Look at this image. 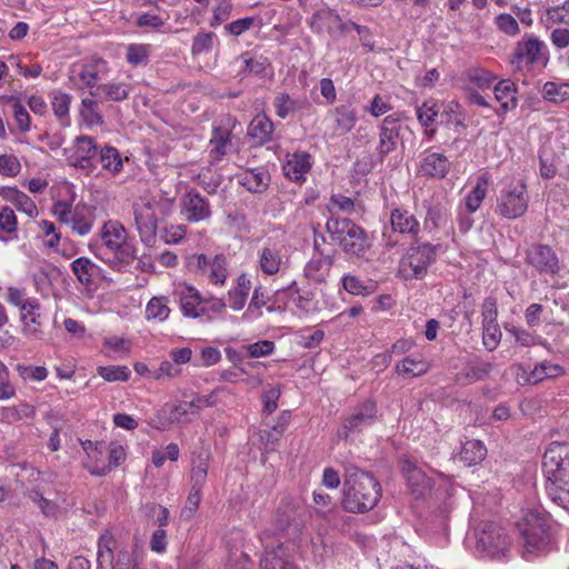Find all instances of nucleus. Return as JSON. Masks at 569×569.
<instances>
[{"label": "nucleus", "instance_id": "nucleus-12", "mask_svg": "<svg viewBox=\"0 0 569 569\" xmlns=\"http://www.w3.org/2000/svg\"><path fill=\"white\" fill-rule=\"evenodd\" d=\"M403 118L402 113L395 112L387 116L381 121L379 126V142L377 146V156L381 162L390 152L397 149Z\"/></svg>", "mask_w": 569, "mask_h": 569}, {"label": "nucleus", "instance_id": "nucleus-38", "mask_svg": "<svg viewBox=\"0 0 569 569\" xmlns=\"http://www.w3.org/2000/svg\"><path fill=\"white\" fill-rule=\"evenodd\" d=\"M449 219L448 209L441 203L430 204L425 217V229H439L447 224Z\"/></svg>", "mask_w": 569, "mask_h": 569}, {"label": "nucleus", "instance_id": "nucleus-57", "mask_svg": "<svg viewBox=\"0 0 569 569\" xmlns=\"http://www.w3.org/2000/svg\"><path fill=\"white\" fill-rule=\"evenodd\" d=\"M496 26L501 32L508 36H516L520 32L517 20L509 13L498 14L496 17Z\"/></svg>", "mask_w": 569, "mask_h": 569}, {"label": "nucleus", "instance_id": "nucleus-20", "mask_svg": "<svg viewBox=\"0 0 569 569\" xmlns=\"http://www.w3.org/2000/svg\"><path fill=\"white\" fill-rule=\"evenodd\" d=\"M204 301L206 298L191 286H184L180 290V307L184 317L199 318L206 316L207 308L203 306Z\"/></svg>", "mask_w": 569, "mask_h": 569}, {"label": "nucleus", "instance_id": "nucleus-28", "mask_svg": "<svg viewBox=\"0 0 569 569\" xmlns=\"http://www.w3.org/2000/svg\"><path fill=\"white\" fill-rule=\"evenodd\" d=\"M277 530L287 539L288 542L295 545L300 537L302 525L293 515L280 512L278 510L276 518Z\"/></svg>", "mask_w": 569, "mask_h": 569}, {"label": "nucleus", "instance_id": "nucleus-40", "mask_svg": "<svg viewBox=\"0 0 569 569\" xmlns=\"http://www.w3.org/2000/svg\"><path fill=\"white\" fill-rule=\"evenodd\" d=\"M99 161L104 170L118 173L122 169V159L114 147L106 146L99 152Z\"/></svg>", "mask_w": 569, "mask_h": 569}, {"label": "nucleus", "instance_id": "nucleus-3", "mask_svg": "<svg viewBox=\"0 0 569 569\" xmlns=\"http://www.w3.org/2000/svg\"><path fill=\"white\" fill-rule=\"evenodd\" d=\"M519 530L528 553L542 556L556 548L550 519L543 510L529 509L519 525Z\"/></svg>", "mask_w": 569, "mask_h": 569}, {"label": "nucleus", "instance_id": "nucleus-55", "mask_svg": "<svg viewBox=\"0 0 569 569\" xmlns=\"http://www.w3.org/2000/svg\"><path fill=\"white\" fill-rule=\"evenodd\" d=\"M71 228L79 236H84L90 232L93 220L91 217H87L82 211L78 209L71 216Z\"/></svg>", "mask_w": 569, "mask_h": 569}, {"label": "nucleus", "instance_id": "nucleus-36", "mask_svg": "<svg viewBox=\"0 0 569 569\" xmlns=\"http://www.w3.org/2000/svg\"><path fill=\"white\" fill-rule=\"evenodd\" d=\"M428 363L421 358L406 357L396 366V372L405 378L420 377L427 373Z\"/></svg>", "mask_w": 569, "mask_h": 569}, {"label": "nucleus", "instance_id": "nucleus-48", "mask_svg": "<svg viewBox=\"0 0 569 569\" xmlns=\"http://www.w3.org/2000/svg\"><path fill=\"white\" fill-rule=\"evenodd\" d=\"M568 83H556L548 81L543 84L542 97L550 102L559 103L568 99Z\"/></svg>", "mask_w": 569, "mask_h": 569}, {"label": "nucleus", "instance_id": "nucleus-10", "mask_svg": "<svg viewBox=\"0 0 569 569\" xmlns=\"http://www.w3.org/2000/svg\"><path fill=\"white\" fill-rule=\"evenodd\" d=\"M158 204L156 200H146L133 204L134 223L140 240L148 247L154 243L157 237L158 218L156 208Z\"/></svg>", "mask_w": 569, "mask_h": 569}, {"label": "nucleus", "instance_id": "nucleus-42", "mask_svg": "<svg viewBox=\"0 0 569 569\" xmlns=\"http://www.w3.org/2000/svg\"><path fill=\"white\" fill-rule=\"evenodd\" d=\"M192 463L193 467L191 469V489L202 491V487L208 475V455L200 453L197 459H193Z\"/></svg>", "mask_w": 569, "mask_h": 569}, {"label": "nucleus", "instance_id": "nucleus-11", "mask_svg": "<svg viewBox=\"0 0 569 569\" xmlns=\"http://www.w3.org/2000/svg\"><path fill=\"white\" fill-rule=\"evenodd\" d=\"M526 262L540 274H557L561 266L556 251L543 243H532L526 250Z\"/></svg>", "mask_w": 569, "mask_h": 569}, {"label": "nucleus", "instance_id": "nucleus-31", "mask_svg": "<svg viewBox=\"0 0 569 569\" xmlns=\"http://www.w3.org/2000/svg\"><path fill=\"white\" fill-rule=\"evenodd\" d=\"M487 455V448L480 440H468L466 441L460 450L459 457L460 460L465 462L466 466H475L481 462Z\"/></svg>", "mask_w": 569, "mask_h": 569}, {"label": "nucleus", "instance_id": "nucleus-34", "mask_svg": "<svg viewBox=\"0 0 569 569\" xmlns=\"http://www.w3.org/2000/svg\"><path fill=\"white\" fill-rule=\"evenodd\" d=\"M129 92L130 84L109 82L99 84L96 91H91L90 93L92 96L119 102L126 100L129 97Z\"/></svg>", "mask_w": 569, "mask_h": 569}, {"label": "nucleus", "instance_id": "nucleus-49", "mask_svg": "<svg viewBox=\"0 0 569 569\" xmlns=\"http://www.w3.org/2000/svg\"><path fill=\"white\" fill-rule=\"evenodd\" d=\"M8 101L11 104L12 116L17 122L19 130L21 132L29 131L31 126V119L24 106L14 97H10Z\"/></svg>", "mask_w": 569, "mask_h": 569}, {"label": "nucleus", "instance_id": "nucleus-22", "mask_svg": "<svg viewBox=\"0 0 569 569\" xmlns=\"http://www.w3.org/2000/svg\"><path fill=\"white\" fill-rule=\"evenodd\" d=\"M402 473L417 498L423 497L430 491L431 480L413 462L406 460L402 465Z\"/></svg>", "mask_w": 569, "mask_h": 569}, {"label": "nucleus", "instance_id": "nucleus-16", "mask_svg": "<svg viewBox=\"0 0 569 569\" xmlns=\"http://www.w3.org/2000/svg\"><path fill=\"white\" fill-rule=\"evenodd\" d=\"M266 546V553L260 560L261 569H299L289 553V543L279 541L277 547L270 550Z\"/></svg>", "mask_w": 569, "mask_h": 569}, {"label": "nucleus", "instance_id": "nucleus-54", "mask_svg": "<svg viewBox=\"0 0 569 569\" xmlns=\"http://www.w3.org/2000/svg\"><path fill=\"white\" fill-rule=\"evenodd\" d=\"M71 99L72 97L68 93L61 91L53 92L51 106L56 117L61 120L68 117Z\"/></svg>", "mask_w": 569, "mask_h": 569}, {"label": "nucleus", "instance_id": "nucleus-35", "mask_svg": "<svg viewBox=\"0 0 569 569\" xmlns=\"http://www.w3.org/2000/svg\"><path fill=\"white\" fill-rule=\"evenodd\" d=\"M488 183L489 179L485 174L477 179L476 186L465 197L467 211L476 212L480 208L487 194Z\"/></svg>", "mask_w": 569, "mask_h": 569}, {"label": "nucleus", "instance_id": "nucleus-13", "mask_svg": "<svg viewBox=\"0 0 569 569\" xmlns=\"http://www.w3.org/2000/svg\"><path fill=\"white\" fill-rule=\"evenodd\" d=\"M181 213L188 222L196 223L210 219L212 211L206 197L196 189H189L181 197Z\"/></svg>", "mask_w": 569, "mask_h": 569}, {"label": "nucleus", "instance_id": "nucleus-62", "mask_svg": "<svg viewBox=\"0 0 569 569\" xmlns=\"http://www.w3.org/2000/svg\"><path fill=\"white\" fill-rule=\"evenodd\" d=\"M482 326H490V325H498L497 323V317H498V310H497V302L493 298H487L485 299L482 303Z\"/></svg>", "mask_w": 569, "mask_h": 569}, {"label": "nucleus", "instance_id": "nucleus-24", "mask_svg": "<svg viewBox=\"0 0 569 569\" xmlns=\"http://www.w3.org/2000/svg\"><path fill=\"white\" fill-rule=\"evenodd\" d=\"M273 122L266 114L256 116L248 126V137L256 146H263L272 140Z\"/></svg>", "mask_w": 569, "mask_h": 569}, {"label": "nucleus", "instance_id": "nucleus-46", "mask_svg": "<svg viewBox=\"0 0 569 569\" xmlns=\"http://www.w3.org/2000/svg\"><path fill=\"white\" fill-rule=\"evenodd\" d=\"M150 44L131 43L127 47V61L133 66H146L149 62Z\"/></svg>", "mask_w": 569, "mask_h": 569}, {"label": "nucleus", "instance_id": "nucleus-50", "mask_svg": "<svg viewBox=\"0 0 569 569\" xmlns=\"http://www.w3.org/2000/svg\"><path fill=\"white\" fill-rule=\"evenodd\" d=\"M98 375L106 381H127L130 378V370L126 366L98 367Z\"/></svg>", "mask_w": 569, "mask_h": 569}, {"label": "nucleus", "instance_id": "nucleus-32", "mask_svg": "<svg viewBox=\"0 0 569 569\" xmlns=\"http://www.w3.org/2000/svg\"><path fill=\"white\" fill-rule=\"evenodd\" d=\"M251 290V281L244 273L240 274L237 279V286L228 291L230 307L233 310H241L247 301Z\"/></svg>", "mask_w": 569, "mask_h": 569}, {"label": "nucleus", "instance_id": "nucleus-9", "mask_svg": "<svg viewBox=\"0 0 569 569\" xmlns=\"http://www.w3.org/2000/svg\"><path fill=\"white\" fill-rule=\"evenodd\" d=\"M114 234V240H110L108 232L103 237V244L113 253L112 258L103 259L113 270H121L129 266L137 258V249L132 241L127 239V231L122 224H112L108 227Z\"/></svg>", "mask_w": 569, "mask_h": 569}, {"label": "nucleus", "instance_id": "nucleus-19", "mask_svg": "<svg viewBox=\"0 0 569 569\" xmlns=\"http://www.w3.org/2000/svg\"><path fill=\"white\" fill-rule=\"evenodd\" d=\"M340 18L337 10L325 7L312 13L309 24L311 30L316 33L328 32L330 36H338Z\"/></svg>", "mask_w": 569, "mask_h": 569}, {"label": "nucleus", "instance_id": "nucleus-17", "mask_svg": "<svg viewBox=\"0 0 569 569\" xmlns=\"http://www.w3.org/2000/svg\"><path fill=\"white\" fill-rule=\"evenodd\" d=\"M335 253L336 251L331 250V252H321V256H313L303 269L305 276L316 283L325 282L333 266Z\"/></svg>", "mask_w": 569, "mask_h": 569}, {"label": "nucleus", "instance_id": "nucleus-60", "mask_svg": "<svg viewBox=\"0 0 569 569\" xmlns=\"http://www.w3.org/2000/svg\"><path fill=\"white\" fill-rule=\"evenodd\" d=\"M212 39L213 33L211 32H201L198 33L192 41V54L198 56L203 52H208L212 48Z\"/></svg>", "mask_w": 569, "mask_h": 569}, {"label": "nucleus", "instance_id": "nucleus-27", "mask_svg": "<svg viewBox=\"0 0 569 569\" xmlns=\"http://www.w3.org/2000/svg\"><path fill=\"white\" fill-rule=\"evenodd\" d=\"M311 157L307 152H296L283 164L284 174L292 181H300L311 169Z\"/></svg>", "mask_w": 569, "mask_h": 569}, {"label": "nucleus", "instance_id": "nucleus-37", "mask_svg": "<svg viewBox=\"0 0 569 569\" xmlns=\"http://www.w3.org/2000/svg\"><path fill=\"white\" fill-rule=\"evenodd\" d=\"M335 121L337 130L349 132L357 122V111L351 104H340L335 108Z\"/></svg>", "mask_w": 569, "mask_h": 569}, {"label": "nucleus", "instance_id": "nucleus-15", "mask_svg": "<svg viewBox=\"0 0 569 569\" xmlns=\"http://www.w3.org/2000/svg\"><path fill=\"white\" fill-rule=\"evenodd\" d=\"M377 406L372 400H366L355 408L353 412L343 422V432L340 437L348 438L349 432L361 430L372 425L376 420Z\"/></svg>", "mask_w": 569, "mask_h": 569}, {"label": "nucleus", "instance_id": "nucleus-8", "mask_svg": "<svg viewBox=\"0 0 569 569\" xmlns=\"http://www.w3.org/2000/svg\"><path fill=\"white\" fill-rule=\"evenodd\" d=\"M528 203L527 184L523 181L511 182L501 189L497 198L496 212L505 219L513 220L527 212Z\"/></svg>", "mask_w": 569, "mask_h": 569}, {"label": "nucleus", "instance_id": "nucleus-52", "mask_svg": "<svg viewBox=\"0 0 569 569\" xmlns=\"http://www.w3.org/2000/svg\"><path fill=\"white\" fill-rule=\"evenodd\" d=\"M244 63V70L246 73H252L256 76H262L264 74V71L268 66H270L267 58L260 56V57H251L249 53H243L241 56Z\"/></svg>", "mask_w": 569, "mask_h": 569}, {"label": "nucleus", "instance_id": "nucleus-25", "mask_svg": "<svg viewBox=\"0 0 569 569\" xmlns=\"http://www.w3.org/2000/svg\"><path fill=\"white\" fill-rule=\"evenodd\" d=\"M450 169V162L442 153L433 152L426 156L420 164V172L425 177L443 179Z\"/></svg>", "mask_w": 569, "mask_h": 569}, {"label": "nucleus", "instance_id": "nucleus-1", "mask_svg": "<svg viewBox=\"0 0 569 569\" xmlns=\"http://www.w3.org/2000/svg\"><path fill=\"white\" fill-rule=\"evenodd\" d=\"M382 496V488L371 472L355 465L345 468L341 506L351 513H366L372 510Z\"/></svg>", "mask_w": 569, "mask_h": 569}, {"label": "nucleus", "instance_id": "nucleus-26", "mask_svg": "<svg viewBox=\"0 0 569 569\" xmlns=\"http://www.w3.org/2000/svg\"><path fill=\"white\" fill-rule=\"evenodd\" d=\"M217 399L214 393L208 396L197 395L190 401H180L174 405L171 410V415L179 422L180 419L189 413H193V410H201L203 408H210L216 406Z\"/></svg>", "mask_w": 569, "mask_h": 569}, {"label": "nucleus", "instance_id": "nucleus-18", "mask_svg": "<svg viewBox=\"0 0 569 569\" xmlns=\"http://www.w3.org/2000/svg\"><path fill=\"white\" fill-rule=\"evenodd\" d=\"M390 223L392 231L407 234L418 239L420 232V222L413 213L405 208H393L390 212Z\"/></svg>", "mask_w": 569, "mask_h": 569}, {"label": "nucleus", "instance_id": "nucleus-29", "mask_svg": "<svg viewBox=\"0 0 569 569\" xmlns=\"http://www.w3.org/2000/svg\"><path fill=\"white\" fill-rule=\"evenodd\" d=\"M492 363L487 361H478L463 368L456 376V381L460 385H470L485 380L492 371Z\"/></svg>", "mask_w": 569, "mask_h": 569}, {"label": "nucleus", "instance_id": "nucleus-51", "mask_svg": "<svg viewBox=\"0 0 569 569\" xmlns=\"http://www.w3.org/2000/svg\"><path fill=\"white\" fill-rule=\"evenodd\" d=\"M342 286L346 291H348L351 295H369L373 290V284L370 283L369 286L365 284L362 280H360L357 276L353 274H346L342 278Z\"/></svg>", "mask_w": 569, "mask_h": 569}, {"label": "nucleus", "instance_id": "nucleus-64", "mask_svg": "<svg viewBox=\"0 0 569 569\" xmlns=\"http://www.w3.org/2000/svg\"><path fill=\"white\" fill-rule=\"evenodd\" d=\"M138 562V556L127 549L118 552L113 569H131Z\"/></svg>", "mask_w": 569, "mask_h": 569}, {"label": "nucleus", "instance_id": "nucleus-21", "mask_svg": "<svg viewBox=\"0 0 569 569\" xmlns=\"http://www.w3.org/2000/svg\"><path fill=\"white\" fill-rule=\"evenodd\" d=\"M270 181V173L264 167L248 169L238 174V182L252 193L264 192L268 189Z\"/></svg>", "mask_w": 569, "mask_h": 569}, {"label": "nucleus", "instance_id": "nucleus-58", "mask_svg": "<svg viewBox=\"0 0 569 569\" xmlns=\"http://www.w3.org/2000/svg\"><path fill=\"white\" fill-rule=\"evenodd\" d=\"M21 170L18 158L13 154L0 156V173L7 177H16Z\"/></svg>", "mask_w": 569, "mask_h": 569}, {"label": "nucleus", "instance_id": "nucleus-47", "mask_svg": "<svg viewBox=\"0 0 569 569\" xmlns=\"http://www.w3.org/2000/svg\"><path fill=\"white\" fill-rule=\"evenodd\" d=\"M417 119L425 128H429L439 114V108L435 100H427L416 110Z\"/></svg>", "mask_w": 569, "mask_h": 569}, {"label": "nucleus", "instance_id": "nucleus-56", "mask_svg": "<svg viewBox=\"0 0 569 569\" xmlns=\"http://www.w3.org/2000/svg\"><path fill=\"white\" fill-rule=\"evenodd\" d=\"M506 329L515 337L517 343L522 347H531L536 345L547 346V342H540L538 337L526 329L517 328L515 326H511L510 328L507 327Z\"/></svg>", "mask_w": 569, "mask_h": 569}, {"label": "nucleus", "instance_id": "nucleus-43", "mask_svg": "<svg viewBox=\"0 0 569 569\" xmlns=\"http://www.w3.org/2000/svg\"><path fill=\"white\" fill-rule=\"evenodd\" d=\"M281 266V256L274 248H263L260 253V268L266 274H274Z\"/></svg>", "mask_w": 569, "mask_h": 569}, {"label": "nucleus", "instance_id": "nucleus-59", "mask_svg": "<svg viewBox=\"0 0 569 569\" xmlns=\"http://www.w3.org/2000/svg\"><path fill=\"white\" fill-rule=\"evenodd\" d=\"M82 107L81 114L87 122L91 124L102 123V116L97 111L98 102L96 100L83 99Z\"/></svg>", "mask_w": 569, "mask_h": 569}, {"label": "nucleus", "instance_id": "nucleus-7", "mask_svg": "<svg viewBox=\"0 0 569 569\" xmlns=\"http://www.w3.org/2000/svg\"><path fill=\"white\" fill-rule=\"evenodd\" d=\"M510 538L496 522L483 523L477 537L476 550L490 559L505 558L509 552Z\"/></svg>", "mask_w": 569, "mask_h": 569}, {"label": "nucleus", "instance_id": "nucleus-4", "mask_svg": "<svg viewBox=\"0 0 569 569\" xmlns=\"http://www.w3.org/2000/svg\"><path fill=\"white\" fill-rule=\"evenodd\" d=\"M326 231L348 256L363 258L371 248L367 231L348 218H329Z\"/></svg>", "mask_w": 569, "mask_h": 569}, {"label": "nucleus", "instance_id": "nucleus-61", "mask_svg": "<svg viewBox=\"0 0 569 569\" xmlns=\"http://www.w3.org/2000/svg\"><path fill=\"white\" fill-rule=\"evenodd\" d=\"M501 332L498 325H490L483 327L482 342L483 346L489 350L493 351L500 341Z\"/></svg>", "mask_w": 569, "mask_h": 569}, {"label": "nucleus", "instance_id": "nucleus-2", "mask_svg": "<svg viewBox=\"0 0 569 569\" xmlns=\"http://www.w3.org/2000/svg\"><path fill=\"white\" fill-rule=\"evenodd\" d=\"M546 491L559 507L569 510V442H551L542 458Z\"/></svg>", "mask_w": 569, "mask_h": 569}, {"label": "nucleus", "instance_id": "nucleus-6", "mask_svg": "<svg viewBox=\"0 0 569 569\" xmlns=\"http://www.w3.org/2000/svg\"><path fill=\"white\" fill-rule=\"evenodd\" d=\"M516 70L545 69L549 62V49L547 44L537 37L530 36L517 42L510 58Z\"/></svg>", "mask_w": 569, "mask_h": 569}, {"label": "nucleus", "instance_id": "nucleus-45", "mask_svg": "<svg viewBox=\"0 0 569 569\" xmlns=\"http://www.w3.org/2000/svg\"><path fill=\"white\" fill-rule=\"evenodd\" d=\"M167 298L153 297L146 307V318L148 320H166L170 315V308L167 305Z\"/></svg>", "mask_w": 569, "mask_h": 569}, {"label": "nucleus", "instance_id": "nucleus-63", "mask_svg": "<svg viewBox=\"0 0 569 569\" xmlns=\"http://www.w3.org/2000/svg\"><path fill=\"white\" fill-rule=\"evenodd\" d=\"M17 217L10 207H3L0 210V229L7 233H12L17 230Z\"/></svg>", "mask_w": 569, "mask_h": 569}, {"label": "nucleus", "instance_id": "nucleus-41", "mask_svg": "<svg viewBox=\"0 0 569 569\" xmlns=\"http://www.w3.org/2000/svg\"><path fill=\"white\" fill-rule=\"evenodd\" d=\"M563 372V369L559 365L549 362L538 363L528 376V382L536 385L543 379L558 377Z\"/></svg>", "mask_w": 569, "mask_h": 569}, {"label": "nucleus", "instance_id": "nucleus-33", "mask_svg": "<svg viewBox=\"0 0 569 569\" xmlns=\"http://www.w3.org/2000/svg\"><path fill=\"white\" fill-rule=\"evenodd\" d=\"M231 131L224 128H214L210 139V157L219 161L227 153V147L231 143Z\"/></svg>", "mask_w": 569, "mask_h": 569}, {"label": "nucleus", "instance_id": "nucleus-14", "mask_svg": "<svg viewBox=\"0 0 569 569\" xmlns=\"http://www.w3.org/2000/svg\"><path fill=\"white\" fill-rule=\"evenodd\" d=\"M76 151L69 162L72 167L86 170L88 173L96 169L93 160L98 156L94 139L90 136H79L74 140Z\"/></svg>", "mask_w": 569, "mask_h": 569}, {"label": "nucleus", "instance_id": "nucleus-44", "mask_svg": "<svg viewBox=\"0 0 569 569\" xmlns=\"http://www.w3.org/2000/svg\"><path fill=\"white\" fill-rule=\"evenodd\" d=\"M209 280L214 284H223L227 279V258L223 254H216L212 263L204 272Z\"/></svg>", "mask_w": 569, "mask_h": 569}, {"label": "nucleus", "instance_id": "nucleus-39", "mask_svg": "<svg viewBox=\"0 0 569 569\" xmlns=\"http://www.w3.org/2000/svg\"><path fill=\"white\" fill-rule=\"evenodd\" d=\"M96 264L87 257H80L72 261L71 270L77 277L78 281L84 286L92 283L93 271Z\"/></svg>", "mask_w": 569, "mask_h": 569}, {"label": "nucleus", "instance_id": "nucleus-30", "mask_svg": "<svg viewBox=\"0 0 569 569\" xmlns=\"http://www.w3.org/2000/svg\"><path fill=\"white\" fill-rule=\"evenodd\" d=\"M34 416H36L34 406L27 403V402H20L17 406L2 407L0 409L1 421L7 422V423H14L22 419H33Z\"/></svg>", "mask_w": 569, "mask_h": 569}, {"label": "nucleus", "instance_id": "nucleus-53", "mask_svg": "<svg viewBox=\"0 0 569 569\" xmlns=\"http://www.w3.org/2000/svg\"><path fill=\"white\" fill-rule=\"evenodd\" d=\"M273 107L279 118L286 119L291 112L297 109V101L293 100L288 93H279L273 100Z\"/></svg>", "mask_w": 569, "mask_h": 569}, {"label": "nucleus", "instance_id": "nucleus-23", "mask_svg": "<svg viewBox=\"0 0 569 569\" xmlns=\"http://www.w3.org/2000/svg\"><path fill=\"white\" fill-rule=\"evenodd\" d=\"M495 98L500 103L497 110L499 117L517 107V86L509 79L499 81L495 88Z\"/></svg>", "mask_w": 569, "mask_h": 569}, {"label": "nucleus", "instance_id": "nucleus-5", "mask_svg": "<svg viewBox=\"0 0 569 569\" xmlns=\"http://www.w3.org/2000/svg\"><path fill=\"white\" fill-rule=\"evenodd\" d=\"M441 244L416 239L406 250L399 262L398 274L403 280H422L428 269L437 260Z\"/></svg>", "mask_w": 569, "mask_h": 569}]
</instances>
